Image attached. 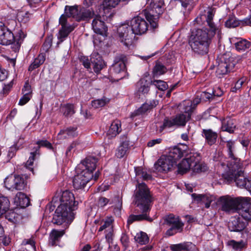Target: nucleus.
Returning <instances> with one entry per match:
<instances>
[{"instance_id": "obj_1", "label": "nucleus", "mask_w": 251, "mask_h": 251, "mask_svg": "<svg viewBox=\"0 0 251 251\" xmlns=\"http://www.w3.org/2000/svg\"><path fill=\"white\" fill-rule=\"evenodd\" d=\"M133 203L135 205L134 212L137 215H131L127 220L128 225L135 221L146 220L151 222L150 212L153 202L152 194L147 185L143 182L140 183L137 180L136 189L133 195Z\"/></svg>"}, {"instance_id": "obj_2", "label": "nucleus", "mask_w": 251, "mask_h": 251, "mask_svg": "<svg viewBox=\"0 0 251 251\" xmlns=\"http://www.w3.org/2000/svg\"><path fill=\"white\" fill-rule=\"evenodd\" d=\"M214 14L208 11L206 17L207 28L197 29L191 35L189 44L194 52L199 54H205L208 51L211 40L216 34L218 28L213 22Z\"/></svg>"}, {"instance_id": "obj_3", "label": "nucleus", "mask_w": 251, "mask_h": 251, "mask_svg": "<svg viewBox=\"0 0 251 251\" xmlns=\"http://www.w3.org/2000/svg\"><path fill=\"white\" fill-rule=\"evenodd\" d=\"M60 204L56 208L52 222L54 224L60 225L64 222L70 223L74 219L73 212L78 205L74 194L68 190L62 192L60 198Z\"/></svg>"}, {"instance_id": "obj_4", "label": "nucleus", "mask_w": 251, "mask_h": 251, "mask_svg": "<svg viewBox=\"0 0 251 251\" xmlns=\"http://www.w3.org/2000/svg\"><path fill=\"white\" fill-rule=\"evenodd\" d=\"M224 178L229 183L234 181L238 187L250 189L251 180L245 177L242 164L240 162L230 165L223 162L218 169Z\"/></svg>"}, {"instance_id": "obj_5", "label": "nucleus", "mask_w": 251, "mask_h": 251, "mask_svg": "<svg viewBox=\"0 0 251 251\" xmlns=\"http://www.w3.org/2000/svg\"><path fill=\"white\" fill-rule=\"evenodd\" d=\"M165 6L164 0H151L147 9L142 12L141 15L145 17L153 29L158 27L159 17L164 12Z\"/></svg>"}, {"instance_id": "obj_6", "label": "nucleus", "mask_w": 251, "mask_h": 251, "mask_svg": "<svg viewBox=\"0 0 251 251\" xmlns=\"http://www.w3.org/2000/svg\"><path fill=\"white\" fill-rule=\"evenodd\" d=\"M25 35L21 29L19 30L16 36L2 23H0V44L8 45L16 43L18 48L21 46Z\"/></svg>"}, {"instance_id": "obj_7", "label": "nucleus", "mask_w": 251, "mask_h": 251, "mask_svg": "<svg viewBox=\"0 0 251 251\" xmlns=\"http://www.w3.org/2000/svg\"><path fill=\"white\" fill-rule=\"evenodd\" d=\"M242 198H233L229 195L221 196L217 201V205L220 210L226 213H234L239 209Z\"/></svg>"}, {"instance_id": "obj_8", "label": "nucleus", "mask_w": 251, "mask_h": 251, "mask_svg": "<svg viewBox=\"0 0 251 251\" xmlns=\"http://www.w3.org/2000/svg\"><path fill=\"white\" fill-rule=\"evenodd\" d=\"M237 61L230 54L226 53L219 58V62L217 66V73L219 75H224L234 71Z\"/></svg>"}, {"instance_id": "obj_9", "label": "nucleus", "mask_w": 251, "mask_h": 251, "mask_svg": "<svg viewBox=\"0 0 251 251\" xmlns=\"http://www.w3.org/2000/svg\"><path fill=\"white\" fill-rule=\"evenodd\" d=\"M126 56L123 54H118L115 57L114 63L110 68V73L118 79H122L126 75Z\"/></svg>"}, {"instance_id": "obj_10", "label": "nucleus", "mask_w": 251, "mask_h": 251, "mask_svg": "<svg viewBox=\"0 0 251 251\" xmlns=\"http://www.w3.org/2000/svg\"><path fill=\"white\" fill-rule=\"evenodd\" d=\"M190 119L189 114L181 113L176 115L175 117L170 118H166L163 121V123L161 125L158 130L161 132L166 128H170L174 126H184L186 123Z\"/></svg>"}, {"instance_id": "obj_11", "label": "nucleus", "mask_w": 251, "mask_h": 251, "mask_svg": "<svg viewBox=\"0 0 251 251\" xmlns=\"http://www.w3.org/2000/svg\"><path fill=\"white\" fill-rule=\"evenodd\" d=\"M166 224L171 227L166 232V235L169 236H172L177 232H181L183 230L184 224L180 220L179 217L173 214H170L165 218Z\"/></svg>"}, {"instance_id": "obj_12", "label": "nucleus", "mask_w": 251, "mask_h": 251, "mask_svg": "<svg viewBox=\"0 0 251 251\" xmlns=\"http://www.w3.org/2000/svg\"><path fill=\"white\" fill-rule=\"evenodd\" d=\"M118 33L120 38L121 42L127 48L132 44L134 38V33L130 25L128 23L122 24L118 28Z\"/></svg>"}, {"instance_id": "obj_13", "label": "nucleus", "mask_w": 251, "mask_h": 251, "mask_svg": "<svg viewBox=\"0 0 251 251\" xmlns=\"http://www.w3.org/2000/svg\"><path fill=\"white\" fill-rule=\"evenodd\" d=\"M4 183L7 189L12 190H23L26 185L25 178L20 175L8 176L5 179Z\"/></svg>"}, {"instance_id": "obj_14", "label": "nucleus", "mask_w": 251, "mask_h": 251, "mask_svg": "<svg viewBox=\"0 0 251 251\" xmlns=\"http://www.w3.org/2000/svg\"><path fill=\"white\" fill-rule=\"evenodd\" d=\"M176 166V163L167 155H163L154 164V168L159 172H168Z\"/></svg>"}, {"instance_id": "obj_15", "label": "nucleus", "mask_w": 251, "mask_h": 251, "mask_svg": "<svg viewBox=\"0 0 251 251\" xmlns=\"http://www.w3.org/2000/svg\"><path fill=\"white\" fill-rule=\"evenodd\" d=\"M130 25L134 34L137 35L146 33L149 27L147 22L141 15L133 18L130 21Z\"/></svg>"}, {"instance_id": "obj_16", "label": "nucleus", "mask_w": 251, "mask_h": 251, "mask_svg": "<svg viewBox=\"0 0 251 251\" xmlns=\"http://www.w3.org/2000/svg\"><path fill=\"white\" fill-rule=\"evenodd\" d=\"M77 172V175H75L73 183L74 188L76 189H80L84 187L86 184L92 179L93 175L89 172L85 171Z\"/></svg>"}, {"instance_id": "obj_17", "label": "nucleus", "mask_w": 251, "mask_h": 251, "mask_svg": "<svg viewBox=\"0 0 251 251\" xmlns=\"http://www.w3.org/2000/svg\"><path fill=\"white\" fill-rule=\"evenodd\" d=\"M240 208L238 209L239 215L246 221L251 220V199L242 197Z\"/></svg>"}, {"instance_id": "obj_18", "label": "nucleus", "mask_w": 251, "mask_h": 251, "mask_svg": "<svg viewBox=\"0 0 251 251\" xmlns=\"http://www.w3.org/2000/svg\"><path fill=\"white\" fill-rule=\"evenodd\" d=\"M234 142L232 140H229L227 141L226 147L228 149V153L229 157L227 158H222L220 161L218 162L217 164V167L218 169H219V166L221 165V164L223 162H225L226 164L228 163L234 164L235 163H238L240 162V159L236 158L233 153L232 148L234 146Z\"/></svg>"}, {"instance_id": "obj_19", "label": "nucleus", "mask_w": 251, "mask_h": 251, "mask_svg": "<svg viewBox=\"0 0 251 251\" xmlns=\"http://www.w3.org/2000/svg\"><path fill=\"white\" fill-rule=\"evenodd\" d=\"M180 163L177 165L178 172L180 174H183L191 169L192 162L195 161V153H190L186 156Z\"/></svg>"}, {"instance_id": "obj_20", "label": "nucleus", "mask_w": 251, "mask_h": 251, "mask_svg": "<svg viewBox=\"0 0 251 251\" xmlns=\"http://www.w3.org/2000/svg\"><path fill=\"white\" fill-rule=\"evenodd\" d=\"M97 162V159L96 158L94 157H87L77 168V172H78L79 169L81 171L89 172L91 175H93V172L96 167Z\"/></svg>"}, {"instance_id": "obj_21", "label": "nucleus", "mask_w": 251, "mask_h": 251, "mask_svg": "<svg viewBox=\"0 0 251 251\" xmlns=\"http://www.w3.org/2000/svg\"><path fill=\"white\" fill-rule=\"evenodd\" d=\"M92 26L94 32L100 35L103 34L107 30L104 22L100 15H96L92 23Z\"/></svg>"}, {"instance_id": "obj_22", "label": "nucleus", "mask_w": 251, "mask_h": 251, "mask_svg": "<svg viewBox=\"0 0 251 251\" xmlns=\"http://www.w3.org/2000/svg\"><path fill=\"white\" fill-rule=\"evenodd\" d=\"M90 59L93 66L94 71L97 74L99 73L105 66L101 56L97 52H94L91 54Z\"/></svg>"}, {"instance_id": "obj_23", "label": "nucleus", "mask_w": 251, "mask_h": 251, "mask_svg": "<svg viewBox=\"0 0 251 251\" xmlns=\"http://www.w3.org/2000/svg\"><path fill=\"white\" fill-rule=\"evenodd\" d=\"M229 229L231 231H240L246 226V223L239 217H233L231 218L228 225Z\"/></svg>"}, {"instance_id": "obj_24", "label": "nucleus", "mask_w": 251, "mask_h": 251, "mask_svg": "<svg viewBox=\"0 0 251 251\" xmlns=\"http://www.w3.org/2000/svg\"><path fill=\"white\" fill-rule=\"evenodd\" d=\"M192 198L198 203H203L205 207L208 208L210 207L211 202L214 200V198L209 194H192Z\"/></svg>"}, {"instance_id": "obj_25", "label": "nucleus", "mask_w": 251, "mask_h": 251, "mask_svg": "<svg viewBox=\"0 0 251 251\" xmlns=\"http://www.w3.org/2000/svg\"><path fill=\"white\" fill-rule=\"evenodd\" d=\"M187 154V151L175 146L169 149V151L167 155L170 159H173L176 163L177 160L183 156H186Z\"/></svg>"}, {"instance_id": "obj_26", "label": "nucleus", "mask_w": 251, "mask_h": 251, "mask_svg": "<svg viewBox=\"0 0 251 251\" xmlns=\"http://www.w3.org/2000/svg\"><path fill=\"white\" fill-rule=\"evenodd\" d=\"M158 104V100H153L143 104L134 112L135 116L143 115Z\"/></svg>"}, {"instance_id": "obj_27", "label": "nucleus", "mask_w": 251, "mask_h": 251, "mask_svg": "<svg viewBox=\"0 0 251 251\" xmlns=\"http://www.w3.org/2000/svg\"><path fill=\"white\" fill-rule=\"evenodd\" d=\"M236 124L234 119L227 117L222 121L221 129L224 131L233 133L236 128Z\"/></svg>"}, {"instance_id": "obj_28", "label": "nucleus", "mask_w": 251, "mask_h": 251, "mask_svg": "<svg viewBox=\"0 0 251 251\" xmlns=\"http://www.w3.org/2000/svg\"><path fill=\"white\" fill-rule=\"evenodd\" d=\"M202 135L204 137L206 143L210 146L215 144L218 137L217 133L213 131L211 129H203L202 131Z\"/></svg>"}, {"instance_id": "obj_29", "label": "nucleus", "mask_w": 251, "mask_h": 251, "mask_svg": "<svg viewBox=\"0 0 251 251\" xmlns=\"http://www.w3.org/2000/svg\"><path fill=\"white\" fill-rule=\"evenodd\" d=\"M95 15L93 10L80 6L78 15L76 17L77 21H88Z\"/></svg>"}, {"instance_id": "obj_30", "label": "nucleus", "mask_w": 251, "mask_h": 251, "mask_svg": "<svg viewBox=\"0 0 251 251\" xmlns=\"http://www.w3.org/2000/svg\"><path fill=\"white\" fill-rule=\"evenodd\" d=\"M195 161L192 162L191 169L193 173H200L207 170V167L204 163H200V156L198 153H195Z\"/></svg>"}, {"instance_id": "obj_31", "label": "nucleus", "mask_w": 251, "mask_h": 251, "mask_svg": "<svg viewBox=\"0 0 251 251\" xmlns=\"http://www.w3.org/2000/svg\"><path fill=\"white\" fill-rule=\"evenodd\" d=\"M75 29V26L69 25V26L61 27L59 29L57 38L58 41L57 42V45L63 42L66 38L68 37L69 34Z\"/></svg>"}, {"instance_id": "obj_32", "label": "nucleus", "mask_w": 251, "mask_h": 251, "mask_svg": "<svg viewBox=\"0 0 251 251\" xmlns=\"http://www.w3.org/2000/svg\"><path fill=\"white\" fill-rule=\"evenodd\" d=\"M78 135L77 127L76 126H70L66 129L60 130L58 136L60 138L65 139L68 137H75Z\"/></svg>"}, {"instance_id": "obj_33", "label": "nucleus", "mask_w": 251, "mask_h": 251, "mask_svg": "<svg viewBox=\"0 0 251 251\" xmlns=\"http://www.w3.org/2000/svg\"><path fill=\"white\" fill-rule=\"evenodd\" d=\"M15 203L22 208L27 207L30 204L28 198L23 193L18 192L15 198Z\"/></svg>"}, {"instance_id": "obj_34", "label": "nucleus", "mask_w": 251, "mask_h": 251, "mask_svg": "<svg viewBox=\"0 0 251 251\" xmlns=\"http://www.w3.org/2000/svg\"><path fill=\"white\" fill-rule=\"evenodd\" d=\"M151 80H148L145 78H141L137 83L138 87V93L140 94H147L150 90V87L151 85Z\"/></svg>"}, {"instance_id": "obj_35", "label": "nucleus", "mask_w": 251, "mask_h": 251, "mask_svg": "<svg viewBox=\"0 0 251 251\" xmlns=\"http://www.w3.org/2000/svg\"><path fill=\"white\" fill-rule=\"evenodd\" d=\"M65 234L64 230L53 229L50 233L49 244L51 246L56 245L61 237Z\"/></svg>"}, {"instance_id": "obj_36", "label": "nucleus", "mask_w": 251, "mask_h": 251, "mask_svg": "<svg viewBox=\"0 0 251 251\" xmlns=\"http://www.w3.org/2000/svg\"><path fill=\"white\" fill-rule=\"evenodd\" d=\"M10 205L8 197L0 195V218L9 210Z\"/></svg>"}, {"instance_id": "obj_37", "label": "nucleus", "mask_w": 251, "mask_h": 251, "mask_svg": "<svg viewBox=\"0 0 251 251\" xmlns=\"http://www.w3.org/2000/svg\"><path fill=\"white\" fill-rule=\"evenodd\" d=\"M129 149L128 141L123 142L116 150V156L119 158L124 157L126 154Z\"/></svg>"}, {"instance_id": "obj_38", "label": "nucleus", "mask_w": 251, "mask_h": 251, "mask_svg": "<svg viewBox=\"0 0 251 251\" xmlns=\"http://www.w3.org/2000/svg\"><path fill=\"white\" fill-rule=\"evenodd\" d=\"M121 131L120 122L118 121H114L112 123L110 128L108 131L107 134L111 137H115Z\"/></svg>"}, {"instance_id": "obj_39", "label": "nucleus", "mask_w": 251, "mask_h": 251, "mask_svg": "<svg viewBox=\"0 0 251 251\" xmlns=\"http://www.w3.org/2000/svg\"><path fill=\"white\" fill-rule=\"evenodd\" d=\"M45 58V55L44 54H39L29 66L28 71L31 72L34 69L38 68L41 65L44 63Z\"/></svg>"}, {"instance_id": "obj_40", "label": "nucleus", "mask_w": 251, "mask_h": 251, "mask_svg": "<svg viewBox=\"0 0 251 251\" xmlns=\"http://www.w3.org/2000/svg\"><path fill=\"white\" fill-rule=\"evenodd\" d=\"M166 67L160 62H156L152 71L153 76L157 77L164 74L167 72Z\"/></svg>"}, {"instance_id": "obj_41", "label": "nucleus", "mask_w": 251, "mask_h": 251, "mask_svg": "<svg viewBox=\"0 0 251 251\" xmlns=\"http://www.w3.org/2000/svg\"><path fill=\"white\" fill-rule=\"evenodd\" d=\"M80 6H66L65 8V13L66 14L68 17H72L76 20L77 15H78Z\"/></svg>"}, {"instance_id": "obj_42", "label": "nucleus", "mask_w": 251, "mask_h": 251, "mask_svg": "<svg viewBox=\"0 0 251 251\" xmlns=\"http://www.w3.org/2000/svg\"><path fill=\"white\" fill-rule=\"evenodd\" d=\"M136 176L137 179L142 178L144 180L151 179L152 176L150 174L147 173L146 170L142 168H138L135 169Z\"/></svg>"}, {"instance_id": "obj_43", "label": "nucleus", "mask_w": 251, "mask_h": 251, "mask_svg": "<svg viewBox=\"0 0 251 251\" xmlns=\"http://www.w3.org/2000/svg\"><path fill=\"white\" fill-rule=\"evenodd\" d=\"M234 45L237 50L245 51L250 48L251 43L246 39H240L234 44Z\"/></svg>"}, {"instance_id": "obj_44", "label": "nucleus", "mask_w": 251, "mask_h": 251, "mask_svg": "<svg viewBox=\"0 0 251 251\" xmlns=\"http://www.w3.org/2000/svg\"><path fill=\"white\" fill-rule=\"evenodd\" d=\"M183 109L182 111L185 113L184 114H189L190 117L191 114L195 109V106H193V104L191 100H186L183 102Z\"/></svg>"}, {"instance_id": "obj_45", "label": "nucleus", "mask_w": 251, "mask_h": 251, "mask_svg": "<svg viewBox=\"0 0 251 251\" xmlns=\"http://www.w3.org/2000/svg\"><path fill=\"white\" fill-rule=\"evenodd\" d=\"M62 111L66 117H70L75 113L74 105L70 103L64 105L62 107Z\"/></svg>"}, {"instance_id": "obj_46", "label": "nucleus", "mask_w": 251, "mask_h": 251, "mask_svg": "<svg viewBox=\"0 0 251 251\" xmlns=\"http://www.w3.org/2000/svg\"><path fill=\"white\" fill-rule=\"evenodd\" d=\"M135 240L141 245L147 244L149 241L147 234L143 232L137 233L134 237Z\"/></svg>"}, {"instance_id": "obj_47", "label": "nucleus", "mask_w": 251, "mask_h": 251, "mask_svg": "<svg viewBox=\"0 0 251 251\" xmlns=\"http://www.w3.org/2000/svg\"><path fill=\"white\" fill-rule=\"evenodd\" d=\"M240 25V21L236 20L234 17H229L225 22V26L228 28H234Z\"/></svg>"}, {"instance_id": "obj_48", "label": "nucleus", "mask_w": 251, "mask_h": 251, "mask_svg": "<svg viewBox=\"0 0 251 251\" xmlns=\"http://www.w3.org/2000/svg\"><path fill=\"white\" fill-rule=\"evenodd\" d=\"M151 85L161 91H164L168 88L167 83L161 80H151Z\"/></svg>"}, {"instance_id": "obj_49", "label": "nucleus", "mask_w": 251, "mask_h": 251, "mask_svg": "<svg viewBox=\"0 0 251 251\" xmlns=\"http://www.w3.org/2000/svg\"><path fill=\"white\" fill-rule=\"evenodd\" d=\"M22 245L27 246L25 249H27L28 251H36L35 241L32 238L25 239L22 242Z\"/></svg>"}, {"instance_id": "obj_50", "label": "nucleus", "mask_w": 251, "mask_h": 251, "mask_svg": "<svg viewBox=\"0 0 251 251\" xmlns=\"http://www.w3.org/2000/svg\"><path fill=\"white\" fill-rule=\"evenodd\" d=\"M108 101L106 98L95 100L92 101V106L95 108H99L104 106Z\"/></svg>"}, {"instance_id": "obj_51", "label": "nucleus", "mask_w": 251, "mask_h": 251, "mask_svg": "<svg viewBox=\"0 0 251 251\" xmlns=\"http://www.w3.org/2000/svg\"><path fill=\"white\" fill-rule=\"evenodd\" d=\"M121 0H104L103 2L104 11H108L109 8H114L117 6Z\"/></svg>"}, {"instance_id": "obj_52", "label": "nucleus", "mask_w": 251, "mask_h": 251, "mask_svg": "<svg viewBox=\"0 0 251 251\" xmlns=\"http://www.w3.org/2000/svg\"><path fill=\"white\" fill-rule=\"evenodd\" d=\"M228 244L229 246L232 247V248L236 251L242 250L245 246V243L242 241L236 242L234 240H231L228 242Z\"/></svg>"}, {"instance_id": "obj_53", "label": "nucleus", "mask_w": 251, "mask_h": 251, "mask_svg": "<svg viewBox=\"0 0 251 251\" xmlns=\"http://www.w3.org/2000/svg\"><path fill=\"white\" fill-rule=\"evenodd\" d=\"M37 151H38L36 150L35 151L31 153L28 160L26 161L25 164V167L32 172L33 171V169L32 168V166L34 160V157L36 154H39V153L37 152Z\"/></svg>"}, {"instance_id": "obj_54", "label": "nucleus", "mask_w": 251, "mask_h": 251, "mask_svg": "<svg viewBox=\"0 0 251 251\" xmlns=\"http://www.w3.org/2000/svg\"><path fill=\"white\" fill-rule=\"evenodd\" d=\"M36 144L38 145V149H36L37 150V152H39V150L41 147H45L47 148L48 149H52V146L51 144L47 140H39L37 141L36 143Z\"/></svg>"}, {"instance_id": "obj_55", "label": "nucleus", "mask_w": 251, "mask_h": 251, "mask_svg": "<svg viewBox=\"0 0 251 251\" xmlns=\"http://www.w3.org/2000/svg\"><path fill=\"white\" fill-rule=\"evenodd\" d=\"M171 249L173 251H190L185 244L173 245L171 246Z\"/></svg>"}, {"instance_id": "obj_56", "label": "nucleus", "mask_w": 251, "mask_h": 251, "mask_svg": "<svg viewBox=\"0 0 251 251\" xmlns=\"http://www.w3.org/2000/svg\"><path fill=\"white\" fill-rule=\"evenodd\" d=\"M80 62L87 69H91V59L89 60L88 56H80L79 57Z\"/></svg>"}, {"instance_id": "obj_57", "label": "nucleus", "mask_w": 251, "mask_h": 251, "mask_svg": "<svg viewBox=\"0 0 251 251\" xmlns=\"http://www.w3.org/2000/svg\"><path fill=\"white\" fill-rule=\"evenodd\" d=\"M246 80V78L244 77H242L238 80L235 84V85L233 87L231 88V91L232 92L236 93L238 90H240L243 84L244 83Z\"/></svg>"}, {"instance_id": "obj_58", "label": "nucleus", "mask_w": 251, "mask_h": 251, "mask_svg": "<svg viewBox=\"0 0 251 251\" xmlns=\"http://www.w3.org/2000/svg\"><path fill=\"white\" fill-rule=\"evenodd\" d=\"M5 214L6 219L11 222H15L18 217V215L12 210L6 212Z\"/></svg>"}, {"instance_id": "obj_59", "label": "nucleus", "mask_w": 251, "mask_h": 251, "mask_svg": "<svg viewBox=\"0 0 251 251\" xmlns=\"http://www.w3.org/2000/svg\"><path fill=\"white\" fill-rule=\"evenodd\" d=\"M23 96L20 99L19 101V105H24L26 104L31 98L32 94L23 93Z\"/></svg>"}, {"instance_id": "obj_60", "label": "nucleus", "mask_w": 251, "mask_h": 251, "mask_svg": "<svg viewBox=\"0 0 251 251\" xmlns=\"http://www.w3.org/2000/svg\"><path fill=\"white\" fill-rule=\"evenodd\" d=\"M52 46V38H48L46 39L43 45V49L45 51H48L49 49Z\"/></svg>"}, {"instance_id": "obj_61", "label": "nucleus", "mask_w": 251, "mask_h": 251, "mask_svg": "<svg viewBox=\"0 0 251 251\" xmlns=\"http://www.w3.org/2000/svg\"><path fill=\"white\" fill-rule=\"evenodd\" d=\"M67 15L66 14H63L59 18V24L61 25V27L69 26V25H73L67 24Z\"/></svg>"}, {"instance_id": "obj_62", "label": "nucleus", "mask_w": 251, "mask_h": 251, "mask_svg": "<svg viewBox=\"0 0 251 251\" xmlns=\"http://www.w3.org/2000/svg\"><path fill=\"white\" fill-rule=\"evenodd\" d=\"M111 224H112V220L110 219L106 220L104 222L103 224L100 227L99 229V231H102L103 230L109 228L110 230H111Z\"/></svg>"}, {"instance_id": "obj_63", "label": "nucleus", "mask_w": 251, "mask_h": 251, "mask_svg": "<svg viewBox=\"0 0 251 251\" xmlns=\"http://www.w3.org/2000/svg\"><path fill=\"white\" fill-rule=\"evenodd\" d=\"M12 87V82H10L9 83L4 85L3 87L2 90L1 92L3 95H7L11 90Z\"/></svg>"}, {"instance_id": "obj_64", "label": "nucleus", "mask_w": 251, "mask_h": 251, "mask_svg": "<svg viewBox=\"0 0 251 251\" xmlns=\"http://www.w3.org/2000/svg\"><path fill=\"white\" fill-rule=\"evenodd\" d=\"M30 14L28 12H26L25 13H20L18 15L19 18L21 19L22 21L24 23L27 22L29 20Z\"/></svg>"}]
</instances>
